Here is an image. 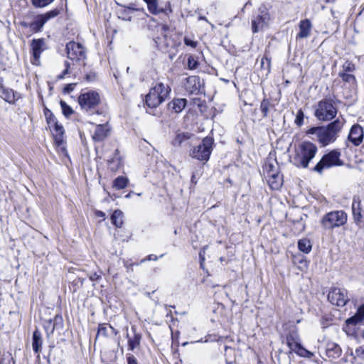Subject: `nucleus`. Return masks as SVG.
<instances>
[{
    "label": "nucleus",
    "mask_w": 364,
    "mask_h": 364,
    "mask_svg": "<svg viewBox=\"0 0 364 364\" xmlns=\"http://www.w3.org/2000/svg\"><path fill=\"white\" fill-rule=\"evenodd\" d=\"M318 151L316 144L309 141H302L295 149L293 157L294 164L299 168H306Z\"/></svg>",
    "instance_id": "obj_1"
},
{
    "label": "nucleus",
    "mask_w": 364,
    "mask_h": 364,
    "mask_svg": "<svg viewBox=\"0 0 364 364\" xmlns=\"http://www.w3.org/2000/svg\"><path fill=\"white\" fill-rule=\"evenodd\" d=\"M171 87L161 82H156L146 96V104L149 107H156L168 97Z\"/></svg>",
    "instance_id": "obj_2"
},
{
    "label": "nucleus",
    "mask_w": 364,
    "mask_h": 364,
    "mask_svg": "<svg viewBox=\"0 0 364 364\" xmlns=\"http://www.w3.org/2000/svg\"><path fill=\"white\" fill-rule=\"evenodd\" d=\"M337 112L336 102L331 98H325L318 102L314 115L320 121H330L336 116Z\"/></svg>",
    "instance_id": "obj_3"
},
{
    "label": "nucleus",
    "mask_w": 364,
    "mask_h": 364,
    "mask_svg": "<svg viewBox=\"0 0 364 364\" xmlns=\"http://www.w3.org/2000/svg\"><path fill=\"white\" fill-rule=\"evenodd\" d=\"M347 221L348 215L346 212L343 210H333L322 217L321 225L325 230H333L344 225Z\"/></svg>",
    "instance_id": "obj_4"
},
{
    "label": "nucleus",
    "mask_w": 364,
    "mask_h": 364,
    "mask_svg": "<svg viewBox=\"0 0 364 364\" xmlns=\"http://www.w3.org/2000/svg\"><path fill=\"white\" fill-rule=\"evenodd\" d=\"M340 151L338 150H332L328 154L323 155L312 170L318 173H322L323 169L329 168L333 166H341L343 162L340 159Z\"/></svg>",
    "instance_id": "obj_5"
},
{
    "label": "nucleus",
    "mask_w": 364,
    "mask_h": 364,
    "mask_svg": "<svg viewBox=\"0 0 364 364\" xmlns=\"http://www.w3.org/2000/svg\"><path fill=\"white\" fill-rule=\"evenodd\" d=\"M100 96L98 92L87 90L82 92L78 97V103L81 108L86 112L93 111L100 103Z\"/></svg>",
    "instance_id": "obj_6"
},
{
    "label": "nucleus",
    "mask_w": 364,
    "mask_h": 364,
    "mask_svg": "<svg viewBox=\"0 0 364 364\" xmlns=\"http://www.w3.org/2000/svg\"><path fill=\"white\" fill-rule=\"evenodd\" d=\"M213 139L211 137H205L202 143L195 146L190 151V156L200 161H208L212 151Z\"/></svg>",
    "instance_id": "obj_7"
},
{
    "label": "nucleus",
    "mask_w": 364,
    "mask_h": 364,
    "mask_svg": "<svg viewBox=\"0 0 364 364\" xmlns=\"http://www.w3.org/2000/svg\"><path fill=\"white\" fill-rule=\"evenodd\" d=\"M286 342L290 349V352H294L304 358H311L314 356L311 352L301 346L300 338L296 331H292L287 336Z\"/></svg>",
    "instance_id": "obj_8"
},
{
    "label": "nucleus",
    "mask_w": 364,
    "mask_h": 364,
    "mask_svg": "<svg viewBox=\"0 0 364 364\" xmlns=\"http://www.w3.org/2000/svg\"><path fill=\"white\" fill-rule=\"evenodd\" d=\"M328 300L338 307L345 306L350 301L348 291L344 288L332 287L328 294Z\"/></svg>",
    "instance_id": "obj_9"
},
{
    "label": "nucleus",
    "mask_w": 364,
    "mask_h": 364,
    "mask_svg": "<svg viewBox=\"0 0 364 364\" xmlns=\"http://www.w3.org/2000/svg\"><path fill=\"white\" fill-rule=\"evenodd\" d=\"M269 21V14L265 10L259 9V14L252 19V30L253 33L262 31L267 28Z\"/></svg>",
    "instance_id": "obj_10"
},
{
    "label": "nucleus",
    "mask_w": 364,
    "mask_h": 364,
    "mask_svg": "<svg viewBox=\"0 0 364 364\" xmlns=\"http://www.w3.org/2000/svg\"><path fill=\"white\" fill-rule=\"evenodd\" d=\"M67 56L73 60H81L85 58V52L81 44L71 41L66 46Z\"/></svg>",
    "instance_id": "obj_11"
},
{
    "label": "nucleus",
    "mask_w": 364,
    "mask_h": 364,
    "mask_svg": "<svg viewBox=\"0 0 364 364\" xmlns=\"http://www.w3.org/2000/svg\"><path fill=\"white\" fill-rule=\"evenodd\" d=\"M364 132L358 124L352 126L348 139L354 146H359L363 141Z\"/></svg>",
    "instance_id": "obj_12"
},
{
    "label": "nucleus",
    "mask_w": 364,
    "mask_h": 364,
    "mask_svg": "<svg viewBox=\"0 0 364 364\" xmlns=\"http://www.w3.org/2000/svg\"><path fill=\"white\" fill-rule=\"evenodd\" d=\"M337 138L326 127H321V130L317 137L318 141L323 146H326L334 141Z\"/></svg>",
    "instance_id": "obj_13"
},
{
    "label": "nucleus",
    "mask_w": 364,
    "mask_h": 364,
    "mask_svg": "<svg viewBox=\"0 0 364 364\" xmlns=\"http://www.w3.org/2000/svg\"><path fill=\"white\" fill-rule=\"evenodd\" d=\"M31 46L34 60L37 62L41 58V53L46 48L45 41L42 38L33 39Z\"/></svg>",
    "instance_id": "obj_14"
},
{
    "label": "nucleus",
    "mask_w": 364,
    "mask_h": 364,
    "mask_svg": "<svg viewBox=\"0 0 364 364\" xmlns=\"http://www.w3.org/2000/svg\"><path fill=\"white\" fill-rule=\"evenodd\" d=\"M109 132L108 124H98L92 134V139L95 141H102L107 137Z\"/></svg>",
    "instance_id": "obj_15"
},
{
    "label": "nucleus",
    "mask_w": 364,
    "mask_h": 364,
    "mask_svg": "<svg viewBox=\"0 0 364 364\" xmlns=\"http://www.w3.org/2000/svg\"><path fill=\"white\" fill-rule=\"evenodd\" d=\"M264 174L267 176H274V174L279 173V164L275 159H268L264 165Z\"/></svg>",
    "instance_id": "obj_16"
},
{
    "label": "nucleus",
    "mask_w": 364,
    "mask_h": 364,
    "mask_svg": "<svg viewBox=\"0 0 364 364\" xmlns=\"http://www.w3.org/2000/svg\"><path fill=\"white\" fill-rule=\"evenodd\" d=\"M364 321V304L360 305L354 316L346 320L348 326H358L363 323Z\"/></svg>",
    "instance_id": "obj_17"
},
{
    "label": "nucleus",
    "mask_w": 364,
    "mask_h": 364,
    "mask_svg": "<svg viewBox=\"0 0 364 364\" xmlns=\"http://www.w3.org/2000/svg\"><path fill=\"white\" fill-rule=\"evenodd\" d=\"M299 27V32L297 34V38H306L310 36L312 24L309 19L301 20Z\"/></svg>",
    "instance_id": "obj_18"
},
{
    "label": "nucleus",
    "mask_w": 364,
    "mask_h": 364,
    "mask_svg": "<svg viewBox=\"0 0 364 364\" xmlns=\"http://www.w3.org/2000/svg\"><path fill=\"white\" fill-rule=\"evenodd\" d=\"M345 123L346 119L341 117L328 124L326 127L337 138Z\"/></svg>",
    "instance_id": "obj_19"
},
{
    "label": "nucleus",
    "mask_w": 364,
    "mask_h": 364,
    "mask_svg": "<svg viewBox=\"0 0 364 364\" xmlns=\"http://www.w3.org/2000/svg\"><path fill=\"white\" fill-rule=\"evenodd\" d=\"M326 355L331 358H337L341 355V348L333 342H328L326 345Z\"/></svg>",
    "instance_id": "obj_20"
},
{
    "label": "nucleus",
    "mask_w": 364,
    "mask_h": 364,
    "mask_svg": "<svg viewBox=\"0 0 364 364\" xmlns=\"http://www.w3.org/2000/svg\"><path fill=\"white\" fill-rule=\"evenodd\" d=\"M266 178L272 190H279L283 184L282 176L279 173L274 174V176H267Z\"/></svg>",
    "instance_id": "obj_21"
},
{
    "label": "nucleus",
    "mask_w": 364,
    "mask_h": 364,
    "mask_svg": "<svg viewBox=\"0 0 364 364\" xmlns=\"http://www.w3.org/2000/svg\"><path fill=\"white\" fill-rule=\"evenodd\" d=\"M0 97L9 103H14L16 100V95L12 89L0 86Z\"/></svg>",
    "instance_id": "obj_22"
},
{
    "label": "nucleus",
    "mask_w": 364,
    "mask_h": 364,
    "mask_svg": "<svg viewBox=\"0 0 364 364\" xmlns=\"http://www.w3.org/2000/svg\"><path fill=\"white\" fill-rule=\"evenodd\" d=\"M186 102L183 98L174 99L168 103V108L176 113H179L185 108Z\"/></svg>",
    "instance_id": "obj_23"
},
{
    "label": "nucleus",
    "mask_w": 364,
    "mask_h": 364,
    "mask_svg": "<svg viewBox=\"0 0 364 364\" xmlns=\"http://www.w3.org/2000/svg\"><path fill=\"white\" fill-rule=\"evenodd\" d=\"M42 336L41 332L36 329L33 333L32 347L35 353H39L42 348Z\"/></svg>",
    "instance_id": "obj_24"
},
{
    "label": "nucleus",
    "mask_w": 364,
    "mask_h": 364,
    "mask_svg": "<svg viewBox=\"0 0 364 364\" xmlns=\"http://www.w3.org/2000/svg\"><path fill=\"white\" fill-rule=\"evenodd\" d=\"M46 23L45 19H43L41 15H38L35 18L33 22L29 23L28 27L31 31L38 32L41 31Z\"/></svg>",
    "instance_id": "obj_25"
},
{
    "label": "nucleus",
    "mask_w": 364,
    "mask_h": 364,
    "mask_svg": "<svg viewBox=\"0 0 364 364\" xmlns=\"http://www.w3.org/2000/svg\"><path fill=\"white\" fill-rule=\"evenodd\" d=\"M146 4L148 10L152 14H158L163 11V9L159 8L158 0H143Z\"/></svg>",
    "instance_id": "obj_26"
},
{
    "label": "nucleus",
    "mask_w": 364,
    "mask_h": 364,
    "mask_svg": "<svg viewBox=\"0 0 364 364\" xmlns=\"http://www.w3.org/2000/svg\"><path fill=\"white\" fill-rule=\"evenodd\" d=\"M111 221L117 228H121L123 224V213L119 210L114 211L111 216Z\"/></svg>",
    "instance_id": "obj_27"
},
{
    "label": "nucleus",
    "mask_w": 364,
    "mask_h": 364,
    "mask_svg": "<svg viewBox=\"0 0 364 364\" xmlns=\"http://www.w3.org/2000/svg\"><path fill=\"white\" fill-rule=\"evenodd\" d=\"M132 329L134 332V336L132 338H129L128 345L129 349L133 350L135 348L139 346L141 336L139 333H136L134 327H132Z\"/></svg>",
    "instance_id": "obj_28"
},
{
    "label": "nucleus",
    "mask_w": 364,
    "mask_h": 364,
    "mask_svg": "<svg viewBox=\"0 0 364 364\" xmlns=\"http://www.w3.org/2000/svg\"><path fill=\"white\" fill-rule=\"evenodd\" d=\"M298 247L300 251L307 254L311 250L312 246L309 240L303 238L299 240Z\"/></svg>",
    "instance_id": "obj_29"
},
{
    "label": "nucleus",
    "mask_w": 364,
    "mask_h": 364,
    "mask_svg": "<svg viewBox=\"0 0 364 364\" xmlns=\"http://www.w3.org/2000/svg\"><path fill=\"white\" fill-rule=\"evenodd\" d=\"M129 180L124 176H119L113 181V188L117 190H122L127 187Z\"/></svg>",
    "instance_id": "obj_30"
},
{
    "label": "nucleus",
    "mask_w": 364,
    "mask_h": 364,
    "mask_svg": "<svg viewBox=\"0 0 364 364\" xmlns=\"http://www.w3.org/2000/svg\"><path fill=\"white\" fill-rule=\"evenodd\" d=\"M54 0H31V2L35 8H44L53 3Z\"/></svg>",
    "instance_id": "obj_31"
},
{
    "label": "nucleus",
    "mask_w": 364,
    "mask_h": 364,
    "mask_svg": "<svg viewBox=\"0 0 364 364\" xmlns=\"http://www.w3.org/2000/svg\"><path fill=\"white\" fill-rule=\"evenodd\" d=\"M269 106H270V102L268 99L264 98L261 102L260 110L264 117H267V115H268Z\"/></svg>",
    "instance_id": "obj_32"
},
{
    "label": "nucleus",
    "mask_w": 364,
    "mask_h": 364,
    "mask_svg": "<svg viewBox=\"0 0 364 364\" xmlns=\"http://www.w3.org/2000/svg\"><path fill=\"white\" fill-rule=\"evenodd\" d=\"M53 324L50 329V333H52L55 328H60L63 326V318L60 315H56L53 318Z\"/></svg>",
    "instance_id": "obj_33"
},
{
    "label": "nucleus",
    "mask_w": 364,
    "mask_h": 364,
    "mask_svg": "<svg viewBox=\"0 0 364 364\" xmlns=\"http://www.w3.org/2000/svg\"><path fill=\"white\" fill-rule=\"evenodd\" d=\"M50 128H53L55 133L56 137L59 136L61 137L63 134H64V128L62 125L59 124L56 120H53V125L50 127Z\"/></svg>",
    "instance_id": "obj_34"
},
{
    "label": "nucleus",
    "mask_w": 364,
    "mask_h": 364,
    "mask_svg": "<svg viewBox=\"0 0 364 364\" xmlns=\"http://www.w3.org/2000/svg\"><path fill=\"white\" fill-rule=\"evenodd\" d=\"M60 105L62 109L63 114L65 117H68L73 114V109L69 105H68L65 102L60 100Z\"/></svg>",
    "instance_id": "obj_35"
},
{
    "label": "nucleus",
    "mask_w": 364,
    "mask_h": 364,
    "mask_svg": "<svg viewBox=\"0 0 364 364\" xmlns=\"http://www.w3.org/2000/svg\"><path fill=\"white\" fill-rule=\"evenodd\" d=\"M352 210H353V215L355 223L357 225H360L362 220V214L359 209L356 210L355 207V203H353L352 205Z\"/></svg>",
    "instance_id": "obj_36"
},
{
    "label": "nucleus",
    "mask_w": 364,
    "mask_h": 364,
    "mask_svg": "<svg viewBox=\"0 0 364 364\" xmlns=\"http://www.w3.org/2000/svg\"><path fill=\"white\" fill-rule=\"evenodd\" d=\"M189 138L188 134L181 133L178 134L174 139L173 144L175 146H179L181 143Z\"/></svg>",
    "instance_id": "obj_37"
},
{
    "label": "nucleus",
    "mask_w": 364,
    "mask_h": 364,
    "mask_svg": "<svg viewBox=\"0 0 364 364\" xmlns=\"http://www.w3.org/2000/svg\"><path fill=\"white\" fill-rule=\"evenodd\" d=\"M59 14L58 9L51 10L44 14H42L41 16L45 19V21L47 22L48 20L55 18Z\"/></svg>",
    "instance_id": "obj_38"
},
{
    "label": "nucleus",
    "mask_w": 364,
    "mask_h": 364,
    "mask_svg": "<svg viewBox=\"0 0 364 364\" xmlns=\"http://www.w3.org/2000/svg\"><path fill=\"white\" fill-rule=\"evenodd\" d=\"M188 83L193 84L194 88L191 90V92L199 91V80L197 77L193 76L188 78Z\"/></svg>",
    "instance_id": "obj_39"
},
{
    "label": "nucleus",
    "mask_w": 364,
    "mask_h": 364,
    "mask_svg": "<svg viewBox=\"0 0 364 364\" xmlns=\"http://www.w3.org/2000/svg\"><path fill=\"white\" fill-rule=\"evenodd\" d=\"M304 114L301 109H299L296 113V118L294 120V123L301 127L304 122Z\"/></svg>",
    "instance_id": "obj_40"
},
{
    "label": "nucleus",
    "mask_w": 364,
    "mask_h": 364,
    "mask_svg": "<svg viewBox=\"0 0 364 364\" xmlns=\"http://www.w3.org/2000/svg\"><path fill=\"white\" fill-rule=\"evenodd\" d=\"M339 76L342 78L343 81L347 82H353L355 81V77L352 74L340 73Z\"/></svg>",
    "instance_id": "obj_41"
},
{
    "label": "nucleus",
    "mask_w": 364,
    "mask_h": 364,
    "mask_svg": "<svg viewBox=\"0 0 364 364\" xmlns=\"http://www.w3.org/2000/svg\"><path fill=\"white\" fill-rule=\"evenodd\" d=\"M198 61L193 57L189 56L188 58V68L190 70H194L198 68Z\"/></svg>",
    "instance_id": "obj_42"
},
{
    "label": "nucleus",
    "mask_w": 364,
    "mask_h": 364,
    "mask_svg": "<svg viewBox=\"0 0 364 364\" xmlns=\"http://www.w3.org/2000/svg\"><path fill=\"white\" fill-rule=\"evenodd\" d=\"M85 80L88 82H94L97 78V75L95 72H90L85 75Z\"/></svg>",
    "instance_id": "obj_43"
},
{
    "label": "nucleus",
    "mask_w": 364,
    "mask_h": 364,
    "mask_svg": "<svg viewBox=\"0 0 364 364\" xmlns=\"http://www.w3.org/2000/svg\"><path fill=\"white\" fill-rule=\"evenodd\" d=\"M128 11L127 9H123L119 12V18H122L125 21H131V16L127 14Z\"/></svg>",
    "instance_id": "obj_44"
},
{
    "label": "nucleus",
    "mask_w": 364,
    "mask_h": 364,
    "mask_svg": "<svg viewBox=\"0 0 364 364\" xmlns=\"http://www.w3.org/2000/svg\"><path fill=\"white\" fill-rule=\"evenodd\" d=\"M184 43L188 46H191L192 48H196L197 46L198 43L196 41H194L187 37L184 38Z\"/></svg>",
    "instance_id": "obj_45"
},
{
    "label": "nucleus",
    "mask_w": 364,
    "mask_h": 364,
    "mask_svg": "<svg viewBox=\"0 0 364 364\" xmlns=\"http://www.w3.org/2000/svg\"><path fill=\"white\" fill-rule=\"evenodd\" d=\"M320 130H321V127H312L307 131V134H314L316 136V138H317L318 136V134L320 132Z\"/></svg>",
    "instance_id": "obj_46"
},
{
    "label": "nucleus",
    "mask_w": 364,
    "mask_h": 364,
    "mask_svg": "<svg viewBox=\"0 0 364 364\" xmlns=\"http://www.w3.org/2000/svg\"><path fill=\"white\" fill-rule=\"evenodd\" d=\"M65 69L63 70V72L58 76V79L61 80L63 79L65 75L68 73V70L70 68V63L68 62L65 63Z\"/></svg>",
    "instance_id": "obj_47"
},
{
    "label": "nucleus",
    "mask_w": 364,
    "mask_h": 364,
    "mask_svg": "<svg viewBox=\"0 0 364 364\" xmlns=\"http://www.w3.org/2000/svg\"><path fill=\"white\" fill-rule=\"evenodd\" d=\"M355 354L358 357L364 360V346H359L356 348Z\"/></svg>",
    "instance_id": "obj_48"
},
{
    "label": "nucleus",
    "mask_w": 364,
    "mask_h": 364,
    "mask_svg": "<svg viewBox=\"0 0 364 364\" xmlns=\"http://www.w3.org/2000/svg\"><path fill=\"white\" fill-rule=\"evenodd\" d=\"M75 85H76L75 83H70V84L66 85V86L63 89V92L65 93L71 92L75 89Z\"/></svg>",
    "instance_id": "obj_49"
},
{
    "label": "nucleus",
    "mask_w": 364,
    "mask_h": 364,
    "mask_svg": "<svg viewBox=\"0 0 364 364\" xmlns=\"http://www.w3.org/2000/svg\"><path fill=\"white\" fill-rule=\"evenodd\" d=\"M46 117L47 119V122L50 127L52 125H53V120H55V118L54 117L52 113H50L49 115H48V114L46 113Z\"/></svg>",
    "instance_id": "obj_50"
},
{
    "label": "nucleus",
    "mask_w": 364,
    "mask_h": 364,
    "mask_svg": "<svg viewBox=\"0 0 364 364\" xmlns=\"http://www.w3.org/2000/svg\"><path fill=\"white\" fill-rule=\"evenodd\" d=\"M265 63H267V69L269 70L270 68V59H269L267 57L262 58L261 61L262 67L264 66Z\"/></svg>",
    "instance_id": "obj_51"
},
{
    "label": "nucleus",
    "mask_w": 364,
    "mask_h": 364,
    "mask_svg": "<svg viewBox=\"0 0 364 364\" xmlns=\"http://www.w3.org/2000/svg\"><path fill=\"white\" fill-rule=\"evenodd\" d=\"M344 70L352 71L354 70V65L350 63L346 62L343 66Z\"/></svg>",
    "instance_id": "obj_52"
},
{
    "label": "nucleus",
    "mask_w": 364,
    "mask_h": 364,
    "mask_svg": "<svg viewBox=\"0 0 364 364\" xmlns=\"http://www.w3.org/2000/svg\"><path fill=\"white\" fill-rule=\"evenodd\" d=\"M127 364H138L136 358L134 355H130L127 358Z\"/></svg>",
    "instance_id": "obj_53"
},
{
    "label": "nucleus",
    "mask_w": 364,
    "mask_h": 364,
    "mask_svg": "<svg viewBox=\"0 0 364 364\" xmlns=\"http://www.w3.org/2000/svg\"><path fill=\"white\" fill-rule=\"evenodd\" d=\"M157 259H158L157 256H156L154 255H150L148 256L147 259L141 260V262H144L145 260H154V261H156Z\"/></svg>",
    "instance_id": "obj_54"
},
{
    "label": "nucleus",
    "mask_w": 364,
    "mask_h": 364,
    "mask_svg": "<svg viewBox=\"0 0 364 364\" xmlns=\"http://www.w3.org/2000/svg\"><path fill=\"white\" fill-rule=\"evenodd\" d=\"M51 326H53V324H52V320H51V319H50V320L48 321V325L46 326V331H48V330H49V329H50V330L51 329V327H52Z\"/></svg>",
    "instance_id": "obj_55"
},
{
    "label": "nucleus",
    "mask_w": 364,
    "mask_h": 364,
    "mask_svg": "<svg viewBox=\"0 0 364 364\" xmlns=\"http://www.w3.org/2000/svg\"><path fill=\"white\" fill-rule=\"evenodd\" d=\"M99 277H100L99 275H97L96 273H94L93 274H92L90 276V279L94 281V280H97Z\"/></svg>",
    "instance_id": "obj_56"
},
{
    "label": "nucleus",
    "mask_w": 364,
    "mask_h": 364,
    "mask_svg": "<svg viewBox=\"0 0 364 364\" xmlns=\"http://www.w3.org/2000/svg\"><path fill=\"white\" fill-rule=\"evenodd\" d=\"M97 215L98 217H104L105 216V213L102 211H97Z\"/></svg>",
    "instance_id": "obj_57"
},
{
    "label": "nucleus",
    "mask_w": 364,
    "mask_h": 364,
    "mask_svg": "<svg viewBox=\"0 0 364 364\" xmlns=\"http://www.w3.org/2000/svg\"><path fill=\"white\" fill-rule=\"evenodd\" d=\"M326 3H334L336 0H324Z\"/></svg>",
    "instance_id": "obj_58"
},
{
    "label": "nucleus",
    "mask_w": 364,
    "mask_h": 364,
    "mask_svg": "<svg viewBox=\"0 0 364 364\" xmlns=\"http://www.w3.org/2000/svg\"><path fill=\"white\" fill-rule=\"evenodd\" d=\"M132 193H133V192H130L129 193H128L127 195H126V196H125V197H126L127 198H131V196H132Z\"/></svg>",
    "instance_id": "obj_59"
},
{
    "label": "nucleus",
    "mask_w": 364,
    "mask_h": 364,
    "mask_svg": "<svg viewBox=\"0 0 364 364\" xmlns=\"http://www.w3.org/2000/svg\"><path fill=\"white\" fill-rule=\"evenodd\" d=\"M124 265H125V267H126L129 268V266H132V264H128V262H125V264H124Z\"/></svg>",
    "instance_id": "obj_60"
},
{
    "label": "nucleus",
    "mask_w": 364,
    "mask_h": 364,
    "mask_svg": "<svg viewBox=\"0 0 364 364\" xmlns=\"http://www.w3.org/2000/svg\"><path fill=\"white\" fill-rule=\"evenodd\" d=\"M199 255H200V259H201L202 260H204V257H203V255H202V252H200Z\"/></svg>",
    "instance_id": "obj_61"
},
{
    "label": "nucleus",
    "mask_w": 364,
    "mask_h": 364,
    "mask_svg": "<svg viewBox=\"0 0 364 364\" xmlns=\"http://www.w3.org/2000/svg\"><path fill=\"white\" fill-rule=\"evenodd\" d=\"M194 180H196V178H195V176L194 174H193L192 177H191V181L193 182Z\"/></svg>",
    "instance_id": "obj_62"
},
{
    "label": "nucleus",
    "mask_w": 364,
    "mask_h": 364,
    "mask_svg": "<svg viewBox=\"0 0 364 364\" xmlns=\"http://www.w3.org/2000/svg\"><path fill=\"white\" fill-rule=\"evenodd\" d=\"M105 331V328H102L100 329V330H99V333H100V332H101V331Z\"/></svg>",
    "instance_id": "obj_63"
},
{
    "label": "nucleus",
    "mask_w": 364,
    "mask_h": 364,
    "mask_svg": "<svg viewBox=\"0 0 364 364\" xmlns=\"http://www.w3.org/2000/svg\"><path fill=\"white\" fill-rule=\"evenodd\" d=\"M0 364H3V361L2 360L0 362Z\"/></svg>",
    "instance_id": "obj_64"
}]
</instances>
